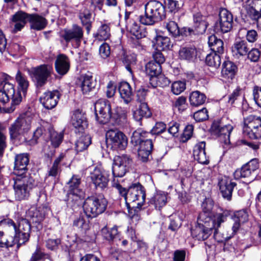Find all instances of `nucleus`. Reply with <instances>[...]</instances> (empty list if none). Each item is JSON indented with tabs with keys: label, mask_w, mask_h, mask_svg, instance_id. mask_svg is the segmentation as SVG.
<instances>
[{
	"label": "nucleus",
	"mask_w": 261,
	"mask_h": 261,
	"mask_svg": "<svg viewBox=\"0 0 261 261\" xmlns=\"http://www.w3.org/2000/svg\"><path fill=\"white\" fill-rule=\"evenodd\" d=\"M31 231L30 222L20 218L17 223L11 219L0 221V247L12 248L15 245L16 250L29 241Z\"/></svg>",
	"instance_id": "obj_1"
},
{
	"label": "nucleus",
	"mask_w": 261,
	"mask_h": 261,
	"mask_svg": "<svg viewBox=\"0 0 261 261\" xmlns=\"http://www.w3.org/2000/svg\"><path fill=\"white\" fill-rule=\"evenodd\" d=\"M227 216L225 213H218L214 215L213 218L209 217L205 220H200L203 223H199L195 228L192 229V235L199 241H204L207 239L214 230V237L218 241L220 239L218 228L222 223L226 221Z\"/></svg>",
	"instance_id": "obj_2"
},
{
	"label": "nucleus",
	"mask_w": 261,
	"mask_h": 261,
	"mask_svg": "<svg viewBox=\"0 0 261 261\" xmlns=\"http://www.w3.org/2000/svg\"><path fill=\"white\" fill-rule=\"evenodd\" d=\"M13 79L8 74H0V102L3 104L12 100L11 106L8 110L10 113L15 110V106L18 105L22 101V97L19 92H16L14 85L11 83Z\"/></svg>",
	"instance_id": "obj_3"
},
{
	"label": "nucleus",
	"mask_w": 261,
	"mask_h": 261,
	"mask_svg": "<svg viewBox=\"0 0 261 261\" xmlns=\"http://www.w3.org/2000/svg\"><path fill=\"white\" fill-rule=\"evenodd\" d=\"M112 187L116 188L119 195L124 197L127 205L136 201L138 207L144 204L146 197L145 190L139 182L132 184L127 189L122 187L117 179L114 178L112 181Z\"/></svg>",
	"instance_id": "obj_4"
},
{
	"label": "nucleus",
	"mask_w": 261,
	"mask_h": 261,
	"mask_svg": "<svg viewBox=\"0 0 261 261\" xmlns=\"http://www.w3.org/2000/svg\"><path fill=\"white\" fill-rule=\"evenodd\" d=\"M165 7L160 2L151 1L145 7V14L139 16L140 22L144 25H153L165 17Z\"/></svg>",
	"instance_id": "obj_5"
},
{
	"label": "nucleus",
	"mask_w": 261,
	"mask_h": 261,
	"mask_svg": "<svg viewBox=\"0 0 261 261\" xmlns=\"http://www.w3.org/2000/svg\"><path fill=\"white\" fill-rule=\"evenodd\" d=\"M32 117L28 113L20 115L10 126L9 130L11 139L24 141L23 135L31 128Z\"/></svg>",
	"instance_id": "obj_6"
},
{
	"label": "nucleus",
	"mask_w": 261,
	"mask_h": 261,
	"mask_svg": "<svg viewBox=\"0 0 261 261\" xmlns=\"http://www.w3.org/2000/svg\"><path fill=\"white\" fill-rule=\"evenodd\" d=\"M14 180L13 189L16 200L27 199L30 196L31 190L36 186L35 180L29 175L16 176Z\"/></svg>",
	"instance_id": "obj_7"
},
{
	"label": "nucleus",
	"mask_w": 261,
	"mask_h": 261,
	"mask_svg": "<svg viewBox=\"0 0 261 261\" xmlns=\"http://www.w3.org/2000/svg\"><path fill=\"white\" fill-rule=\"evenodd\" d=\"M106 200L101 197H88L83 204L85 215L87 217L91 218L102 214L106 210Z\"/></svg>",
	"instance_id": "obj_8"
},
{
	"label": "nucleus",
	"mask_w": 261,
	"mask_h": 261,
	"mask_svg": "<svg viewBox=\"0 0 261 261\" xmlns=\"http://www.w3.org/2000/svg\"><path fill=\"white\" fill-rule=\"evenodd\" d=\"M243 134L251 139L261 138V117L249 115L245 118Z\"/></svg>",
	"instance_id": "obj_9"
},
{
	"label": "nucleus",
	"mask_w": 261,
	"mask_h": 261,
	"mask_svg": "<svg viewBox=\"0 0 261 261\" xmlns=\"http://www.w3.org/2000/svg\"><path fill=\"white\" fill-rule=\"evenodd\" d=\"M125 20L126 23V28L130 33L136 38V47H141V43L139 39L146 36V32L140 27L137 22L140 20L139 16H137L133 12H126L125 15Z\"/></svg>",
	"instance_id": "obj_10"
},
{
	"label": "nucleus",
	"mask_w": 261,
	"mask_h": 261,
	"mask_svg": "<svg viewBox=\"0 0 261 261\" xmlns=\"http://www.w3.org/2000/svg\"><path fill=\"white\" fill-rule=\"evenodd\" d=\"M53 72V67L49 64H42L29 70L30 75L36 82L37 86L40 87L46 84Z\"/></svg>",
	"instance_id": "obj_11"
},
{
	"label": "nucleus",
	"mask_w": 261,
	"mask_h": 261,
	"mask_svg": "<svg viewBox=\"0 0 261 261\" xmlns=\"http://www.w3.org/2000/svg\"><path fill=\"white\" fill-rule=\"evenodd\" d=\"M81 178L76 175H73L68 182V191L67 194V203L71 206L78 204L84 197V193L80 188Z\"/></svg>",
	"instance_id": "obj_12"
},
{
	"label": "nucleus",
	"mask_w": 261,
	"mask_h": 261,
	"mask_svg": "<svg viewBox=\"0 0 261 261\" xmlns=\"http://www.w3.org/2000/svg\"><path fill=\"white\" fill-rule=\"evenodd\" d=\"M106 141L113 150H123L127 145L126 136L117 129H110L107 132Z\"/></svg>",
	"instance_id": "obj_13"
},
{
	"label": "nucleus",
	"mask_w": 261,
	"mask_h": 261,
	"mask_svg": "<svg viewBox=\"0 0 261 261\" xmlns=\"http://www.w3.org/2000/svg\"><path fill=\"white\" fill-rule=\"evenodd\" d=\"M132 163V159L127 154L116 156L112 167L114 178L123 177L128 171Z\"/></svg>",
	"instance_id": "obj_14"
},
{
	"label": "nucleus",
	"mask_w": 261,
	"mask_h": 261,
	"mask_svg": "<svg viewBox=\"0 0 261 261\" xmlns=\"http://www.w3.org/2000/svg\"><path fill=\"white\" fill-rule=\"evenodd\" d=\"M89 178L97 189L105 190L108 188L109 174L105 170L96 167L90 172Z\"/></svg>",
	"instance_id": "obj_15"
},
{
	"label": "nucleus",
	"mask_w": 261,
	"mask_h": 261,
	"mask_svg": "<svg viewBox=\"0 0 261 261\" xmlns=\"http://www.w3.org/2000/svg\"><path fill=\"white\" fill-rule=\"evenodd\" d=\"M96 118L100 123H107L112 116L110 102L105 99H99L95 104Z\"/></svg>",
	"instance_id": "obj_16"
},
{
	"label": "nucleus",
	"mask_w": 261,
	"mask_h": 261,
	"mask_svg": "<svg viewBox=\"0 0 261 261\" xmlns=\"http://www.w3.org/2000/svg\"><path fill=\"white\" fill-rule=\"evenodd\" d=\"M258 160L254 159L242 166L240 169H237L233 173L234 178L239 179L241 178H247L249 182L252 181L255 176L254 172L258 168Z\"/></svg>",
	"instance_id": "obj_17"
},
{
	"label": "nucleus",
	"mask_w": 261,
	"mask_h": 261,
	"mask_svg": "<svg viewBox=\"0 0 261 261\" xmlns=\"http://www.w3.org/2000/svg\"><path fill=\"white\" fill-rule=\"evenodd\" d=\"M232 24V14L226 9H223L219 13V21L215 25V31H220L223 33H227L231 30Z\"/></svg>",
	"instance_id": "obj_18"
},
{
	"label": "nucleus",
	"mask_w": 261,
	"mask_h": 261,
	"mask_svg": "<svg viewBox=\"0 0 261 261\" xmlns=\"http://www.w3.org/2000/svg\"><path fill=\"white\" fill-rule=\"evenodd\" d=\"M206 17L197 12L193 15L194 29L188 28H185V35L202 34L204 33L208 26Z\"/></svg>",
	"instance_id": "obj_19"
},
{
	"label": "nucleus",
	"mask_w": 261,
	"mask_h": 261,
	"mask_svg": "<svg viewBox=\"0 0 261 261\" xmlns=\"http://www.w3.org/2000/svg\"><path fill=\"white\" fill-rule=\"evenodd\" d=\"M149 134V133L141 129H138L133 133L131 142L134 144V145H139V148L151 152L153 147L152 142L151 139H145Z\"/></svg>",
	"instance_id": "obj_20"
},
{
	"label": "nucleus",
	"mask_w": 261,
	"mask_h": 261,
	"mask_svg": "<svg viewBox=\"0 0 261 261\" xmlns=\"http://www.w3.org/2000/svg\"><path fill=\"white\" fill-rule=\"evenodd\" d=\"M243 7L252 20H257L261 18V0H247Z\"/></svg>",
	"instance_id": "obj_21"
},
{
	"label": "nucleus",
	"mask_w": 261,
	"mask_h": 261,
	"mask_svg": "<svg viewBox=\"0 0 261 261\" xmlns=\"http://www.w3.org/2000/svg\"><path fill=\"white\" fill-rule=\"evenodd\" d=\"M212 132L217 135L225 144L230 143V135L233 127L230 124L222 126L219 122H214L212 125Z\"/></svg>",
	"instance_id": "obj_22"
},
{
	"label": "nucleus",
	"mask_w": 261,
	"mask_h": 261,
	"mask_svg": "<svg viewBox=\"0 0 261 261\" xmlns=\"http://www.w3.org/2000/svg\"><path fill=\"white\" fill-rule=\"evenodd\" d=\"M60 96L61 94L58 90L48 91L44 92L39 99L45 109L50 110L57 106Z\"/></svg>",
	"instance_id": "obj_23"
},
{
	"label": "nucleus",
	"mask_w": 261,
	"mask_h": 261,
	"mask_svg": "<svg viewBox=\"0 0 261 261\" xmlns=\"http://www.w3.org/2000/svg\"><path fill=\"white\" fill-rule=\"evenodd\" d=\"M29 163L28 153L17 154L15 157L14 173L16 176H27L25 174L28 170Z\"/></svg>",
	"instance_id": "obj_24"
},
{
	"label": "nucleus",
	"mask_w": 261,
	"mask_h": 261,
	"mask_svg": "<svg viewBox=\"0 0 261 261\" xmlns=\"http://www.w3.org/2000/svg\"><path fill=\"white\" fill-rule=\"evenodd\" d=\"M218 185L223 197L228 201L231 200L232 191L234 187L237 185L236 183L232 181L229 178L224 177L219 180Z\"/></svg>",
	"instance_id": "obj_25"
},
{
	"label": "nucleus",
	"mask_w": 261,
	"mask_h": 261,
	"mask_svg": "<svg viewBox=\"0 0 261 261\" xmlns=\"http://www.w3.org/2000/svg\"><path fill=\"white\" fill-rule=\"evenodd\" d=\"M128 110L121 107H116L112 113L111 118L113 120L116 125L122 127L128 123Z\"/></svg>",
	"instance_id": "obj_26"
},
{
	"label": "nucleus",
	"mask_w": 261,
	"mask_h": 261,
	"mask_svg": "<svg viewBox=\"0 0 261 261\" xmlns=\"http://www.w3.org/2000/svg\"><path fill=\"white\" fill-rule=\"evenodd\" d=\"M29 14L20 11L12 15L11 25L13 26V32L16 33L20 31L24 27L27 21H29Z\"/></svg>",
	"instance_id": "obj_27"
},
{
	"label": "nucleus",
	"mask_w": 261,
	"mask_h": 261,
	"mask_svg": "<svg viewBox=\"0 0 261 261\" xmlns=\"http://www.w3.org/2000/svg\"><path fill=\"white\" fill-rule=\"evenodd\" d=\"M62 36L67 42L74 40L79 43L83 38V32L80 27L74 25L70 29L64 30Z\"/></svg>",
	"instance_id": "obj_28"
},
{
	"label": "nucleus",
	"mask_w": 261,
	"mask_h": 261,
	"mask_svg": "<svg viewBox=\"0 0 261 261\" xmlns=\"http://www.w3.org/2000/svg\"><path fill=\"white\" fill-rule=\"evenodd\" d=\"M71 123L79 132H82L88 126L85 114L80 110L73 112L71 117Z\"/></svg>",
	"instance_id": "obj_29"
},
{
	"label": "nucleus",
	"mask_w": 261,
	"mask_h": 261,
	"mask_svg": "<svg viewBox=\"0 0 261 261\" xmlns=\"http://www.w3.org/2000/svg\"><path fill=\"white\" fill-rule=\"evenodd\" d=\"M205 142L201 141L197 143L194 148L193 156L195 160L201 164L207 165L209 163L208 156L205 152Z\"/></svg>",
	"instance_id": "obj_30"
},
{
	"label": "nucleus",
	"mask_w": 261,
	"mask_h": 261,
	"mask_svg": "<svg viewBox=\"0 0 261 261\" xmlns=\"http://www.w3.org/2000/svg\"><path fill=\"white\" fill-rule=\"evenodd\" d=\"M167 202V193L163 191H158L148 201V205L160 210Z\"/></svg>",
	"instance_id": "obj_31"
},
{
	"label": "nucleus",
	"mask_w": 261,
	"mask_h": 261,
	"mask_svg": "<svg viewBox=\"0 0 261 261\" xmlns=\"http://www.w3.org/2000/svg\"><path fill=\"white\" fill-rule=\"evenodd\" d=\"M248 50L247 42L243 40H236L231 47L232 56L236 59L246 55Z\"/></svg>",
	"instance_id": "obj_32"
},
{
	"label": "nucleus",
	"mask_w": 261,
	"mask_h": 261,
	"mask_svg": "<svg viewBox=\"0 0 261 261\" xmlns=\"http://www.w3.org/2000/svg\"><path fill=\"white\" fill-rule=\"evenodd\" d=\"M47 211V208L44 206L32 207L29 209L28 215L33 223H40L44 220Z\"/></svg>",
	"instance_id": "obj_33"
},
{
	"label": "nucleus",
	"mask_w": 261,
	"mask_h": 261,
	"mask_svg": "<svg viewBox=\"0 0 261 261\" xmlns=\"http://www.w3.org/2000/svg\"><path fill=\"white\" fill-rule=\"evenodd\" d=\"M70 63L69 59L64 55H60L57 57L55 62L57 72L61 74H65L69 69Z\"/></svg>",
	"instance_id": "obj_34"
},
{
	"label": "nucleus",
	"mask_w": 261,
	"mask_h": 261,
	"mask_svg": "<svg viewBox=\"0 0 261 261\" xmlns=\"http://www.w3.org/2000/svg\"><path fill=\"white\" fill-rule=\"evenodd\" d=\"M79 17L83 25L86 28L87 33H89L92 22V12L86 7H83L80 10Z\"/></svg>",
	"instance_id": "obj_35"
},
{
	"label": "nucleus",
	"mask_w": 261,
	"mask_h": 261,
	"mask_svg": "<svg viewBox=\"0 0 261 261\" xmlns=\"http://www.w3.org/2000/svg\"><path fill=\"white\" fill-rule=\"evenodd\" d=\"M118 90L120 97L123 99L124 102L126 104L129 103L132 101L133 96L132 89L130 85L126 82H121Z\"/></svg>",
	"instance_id": "obj_36"
},
{
	"label": "nucleus",
	"mask_w": 261,
	"mask_h": 261,
	"mask_svg": "<svg viewBox=\"0 0 261 261\" xmlns=\"http://www.w3.org/2000/svg\"><path fill=\"white\" fill-rule=\"evenodd\" d=\"M29 21L31 29L36 30H41L45 28L47 24L45 18L37 14H29Z\"/></svg>",
	"instance_id": "obj_37"
},
{
	"label": "nucleus",
	"mask_w": 261,
	"mask_h": 261,
	"mask_svg": "<svg viewBox=\"0 0 261 261\" xmlns=\"http://www.w3.org/2000/svg\"><path fill=\"white\" fill-rule=\"evenodd\" d=\"M237 71V66L230 61H225L222 64L221 74L223 77L232 80L234 78Z\"/></svg>",
	"instance_id": "obj_38"
},
{
	"label": "nucleus",
	"mask_w": 261,
	"mask_h": 261,
	"mask_svg": "<svg viewBox=\"0 0 261 261\" xmlns=\"http://www.w3.org/2000/svg\"><path fill=\"white\" fill-rule=\"evenodd\" d=\"M80 87L83 94H87L95 87L96 83L91 75H84L80 79Z\"/></svg>",
	"instance_id": "obj_39"
},
{
	"label": "nucleus",
	"mask_w": 261,
	"mask_h": 261,
	"mask_svg": "<svg viewBox=\"0 0 261 261\" xmlns=\"http://www.w3.org/2000/svg\"><path fill=\"white\" fill-rule=\"evenodd\" d=\"M15 79L18 84L17 92H20L22 97V96H25L29 84L27 77L18 70L16 74Z\"/></svg>",
	"instance_id": "obj_40"
},
{
	"label": "nucleus",
	"mask_w": 261,
	"mask_h": 261,
	"mask_svg": "<svg viewBox=\"0 0 261 261\" xmlns=\"http://www.w3.org/2000/svg\"><path fill=\"white\" fill-rule=\"evenodd\" d=\"M151 112L146 102L140 103L138 108L134 112V119L138 121H140L143 117H148L150 116Z\"/></svg>",
	"instance_id": "obj_41"
},
{
	"label": "nucleus",
	"mask_w": 261,
	"mask_h": 261,
	"mask_svg": "<svg viewBox=\"0 0 261 261\" xmlns=\"http://www.w3.org/2000/svg\"><path fill=\"white\" fill-rule=\"evenodd\" d=\"M179 56L181 59L193 61L196 58L197 51L194 47H184L179 51Z\"/></svg>",
	"instance_id": "obj_42"
},
{
	"label": "nucleus",
	"mask_w": 261,
	"mask_h": 261,
	"mask_svg": "<svg viewBox=\"0 0 261 261\" xmlns=\"http://www.w3.org/2000/svg\"><path fill=\"white\" fill-rule=\"evenodd\" d=\"M153 43L156 50L160 51L169 48L171 42L170 38L168 37L157 35L153 41Z\"/></svg>",
	"instance_id": "obj_43"
},
{
	"label": "nucleus",
	"mask_w": 261,
	"mask_h": 261,
	"mask_svg": "<svg viewBox=\"0 0 261 261\" xmlns=\"http://www.w3.org/2000/svg\"><path fill=\"white\" fill-rule=\"evenodd\" d=\"M146 72L151 76V80H153L155 77L161 74L162 72L161 65L155 62H149L146 65Z\"/></svg>",
	"instance_id": "obj_44"
},
{
	"label": "nucleus",
	"mask_w": 261,
	"mask_h": 261,
	"mask_svg": "<svg viewBox=\"0 0 261 261\" xmlns=\"http://www.w3.org/2000/svg\"><path fill=\"white\" fill-rule=\"evenodd\" d=\"M189 100L192 106H198L205 102L206 96L198 91H195L190 94Z\"/></svg>",
	"instance_id": "obj_45"
},
{
	"label": "nucleus",
	"mask_w": 261,
	"mask_h": 261,
	"mask_svg": "<svg viewBox=\"0 0 261 261\" xmlns=\"http://www.w3.org/2000/svg\"><path fill=\"white\" fill-rule=\"evenodd\" d=\"M91 143V138L89 135L82 136L75 143V149L81 152L87 149Z\"/></svg>",
	"instance_id": "obj_46"
},
{
	"label": "nucleus",
	"mask_w": 261,
	"mask_h": 261,
	"mask_svg": "<svg viewBox=\"0 0 261 261\" xmlns=\"http://www.w3.org/2000/svg\"><path fill=\"white\" fill-rule=\"evenodd\" d=\"M46 125L48 126V129L50 134L51 144L54 147H58L62 142L63 135L61 133H58L54 130L50 124H47Z\"/></svg>",
	"instance_id": "obj_47"
},
{
	"label": "nucleus",
	"mask_w": 261,
	"mask_h": 261,
	"mask_svg": "<svg viewBox=\"0 0 261 261\" xmlns=\"http://www.w3.org/2000/svg\"><path fill=\"white\" fill-rule=\"evenodd\" d=\"M202 207L203 213H201L199 215V220H203L207 217H212L211 211L213 207V201L210 199L206 200L202 203Z\"/></svg>",
	"instance_id": "obj_48"
},
{
	"label": "nucleus",
	"mask_w": 261,
	"mask_h": 261,
	"mask_svg": "<svg viewBox=\"0 0 261 261\" xmlns=\"http://www.w3.org/2000/svg\"><path fill=\"white\" fill-rule=\"evenodd\" d=\"M205 63L209 66L218 68L221 64L220 56L214 53L210 54L206 57Z\"/></svg>",
	"instance_id": "obj_49"
},
{
	"label": "nucleus",
	"mask_w": 261,
	"mask_h": 261,
	"mask_svg": "<svg viewBox=\"0 0 261 261\" xmlns=\"http://www.w3.org/2000/svg\"><path fill=\"white\" fill-rule=\"evenodd\" d=\"M110 35L109 25L107 24H103L99 28L96 37L99 40H105L109 39Z\"/></svg>",
	"instance_id": "obj_50"
},
{
	"label": "nucleus",
	"mask_w": 261,
	"mask_h": 261,
	"mask_svg": "<svg viewBox=\"0 0 261 261\" xmlns=\"http://www.w3.org/2000/svg\"><path fill=\"white\" fill-rule=\"evenodd\" d=\"M101 234L106 240L112 241L118 234L117 227L114 226L111 229H109L107 227H104L101 229Z\"/></svg>",
	"instance_id": "obj_51"
},
{
	"label": "nucleus",
	"mask_w": 261,
	"mask_h": 261,
	"mask_svg": "<svg viewBox=\"0 0 261 261\" xmlns=\"http://www.w3.org/2000/svg\"><path fill=\"white\" fill-rule=\"evenodd\" d=\"M186 85L184 81H175L171 85V91L175 95H179L186 89Z\"/></svg>",
	"instance_id": "obj_52"
},
{
	"label": "nucleus",
	"mask_w": 261,
	"mask_h": 261,
	"mask_svg": "<svg viewBox=\"0 0 261 261\" xmlns=\"http://www.w3.org/2000/svg\"><path fill=\"white\" fill-rule=\"evenodd\" d=\"M166 28L169 33L173 37L178 36L181 34L177 23L174 21L167 22Z\"/></svg>",
	"instance_id": "obj_53"
},
{
	"label": "nucleus",
	"mask_w": 261,
	"mask_h": 261,
	"mask_svg": "<svg viewBox=\"0 0 261 261\" xmlns=\"http://www.w3.org/2000/svg\"><path fill=\"white\" fill-rule=\"evenodd\" d=\"M233 224L231 228L232 232L231 233L227 234L226 235L223 234L222 239L218 240V242H223L224 240H227L236 234L240 227L241 223L236 221V220H233Z\"/></svg>",
	"instance_id": "obj_54"
},
{
	"label": "nucleus",
	"mask_w": 261,
	"mask_h": 261,
	"mask_svg": "<svg viewBox=\"0 0 261 261\" xmlns=\"http://www.w3.org/2000/svg\"><path fill=\"white\" fill-rule=\"evenodd\" d=\"M45 129L44 126H41L38 127L37 128L34 133L33 138L29 140V144L30 145H34L37 143L38 139L41 137L44 133H45Z\"/></svg>",
	"instance_id": "obj_55"
},
{
	"label": "nucleus",
	"mask_w": 261,
	"mask_h": 261,
	"mask_svg": "<svg viewBox=\"0 0 261 261\" xmlns=\"http://www.w3.org/2000/svg\"><path fill=\"white\" fill-rule=\"evenodd\" d=\"M194 119L196 121H202L208 119V112L206 108H203L200 110L195 112L193 115Z\"/></svg>",
	"instance_id": "obj_56"
},
{
	"label": "nucleus",
	"mask_w": 261,
	"mask_h": 261,
	"mask_svg": "<svg viewBox=\"0 0 261 261\" xmlns=\"http://www.w3.org/2000/svg\"><path fill=\"white\" fill-rule=\"evenodd\" d=\"M248 214L246 211L241 210L236 212L232 217V220H236L241 223H244L248 220Z\"/></svg>",
	"instance_id": "obj_57"
},
{
	"label": "nucleus",
	"mask_w": 261,
	"mask_h": 261,
	"mask_svg": "<svg viewBox=\"0 0 261 261\" xmlns=\"http://www.w3.org/2000/svg\"><path fill=\"white\" fill-rule=\"evenodd\" d=\"M73 226L77 227L82 230L86 231L89 229V223L85 220L83 217L75 220L73 222Z\"/></svg>",
	"instance_id": "obj_58"
},
{
	"label": "nucleus",
	"mask_w": 261,
	"mask_h": 261,
	"mask_svg": "<svg viewBox=\"0 0 261 261\" xmlns=\"http://www.w3.org/2000/svg\"><path fill=\"white\" fill-rule=\"evenodd\" d=\"M165 4L170 12H175L180 8L181 3L178 0H167Z\"/></svg>",
	"instance_id": "obj_59"
},
{
	"label": "nucleus",
	"mask_w": 261,
	"mask_h": 261,
	"mask_svg": "<svg viewBox=\"0 0 261 261\" xmlns=\"http://www.w3.org/2000/svg\"><path fill=\"white\" fill-rule=\"evenodd\" d=\"M99 53L100 57L103 59L109 57L111 54L109 45L107 43H103L99 47Z\"/></svg>",
	"instance_id": "obj_60"
},
{
	"label": "nucleus",
	"mask_w": 261,
	"mask_h": 261,
	"mask_svg": "<svg viewBox=\"0 0 261 261\" xmlns=\"http://www.w3.org/2000/svg\"><path fill=\"white\" fill-rule=\"evenodd\" d=\"M166 129V124L162 122H156L154 127L151 130L152 134L158 135L164 132Z\"/></svg>",
	"instance_id": "obj_61"
},
{
	"label": "nucleus",
	"mask_w": 261,
	"mask_h": 261,
	"mask_svg": "<svg viewBox=\"0 0 261 261\" xmlns=\"http://www.w3.org/2000/svg\"><path fill=\"white\" fill-rule=\"evenodd\" d=\"M260 56V51L257 48H252L247 54L248 59L251 62H257Z\"/></svg>",
	"instance_id": "obj_62"
},
{
	"label": "nucleus",
	"mask_w": 261,
	"mask_h": 261,
	"mask_svg": "<svg viewBox=\"0 0 261 261\" xmlns=\"http://www.w3.org/2000/svg\"><path fill=\"white\" fill-rule=\"evenodd\" d=\"M61 243V241L59 239H49L46 242V247L51 250H55Z\"/></svg>",
	"instance_id": "obj_63"
},
{
	"label": "nucleus",
	"mask_w": 261,
	"mask_h": 261,
	"mask_svg": "<svg viewBox=\"0 0 261 261\" xmlns=\"http://www.w3.org/2000/svg\"><path fill=\"white\" fill-rule=\"evenodd\" d=\"M193 126L191 124L186 126L182 136L183 141H186L191 138L193 135Z\"/></svg>",
	"instance_id": "obj_64"
}]
</instances>
